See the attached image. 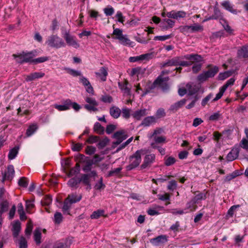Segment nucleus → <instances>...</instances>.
I'll return each instance as SVG.
<instances>
[{"mask_svg":"<svg viewBox=\"0 0 248 248\" xmlns=\"http://www.w3.org/2000/svg\"><path fill=\"white\" fill-rule=\"evenodd\" d=\"M184 58L187 60L184 61L179 58H174L167 62L164 66H188L192 65L195 62H199L202 60L201 56L198 54L186 55Z\"/></svg>","mask_w":248,"mask_h":248,"instance_id":"nucleus-1","label":"nucleus"},{"mask_svg":"<svg viewBox=\"0 0 248 248\" xmlns=\"http://www.w3.org/2000/svg\"><path fill=\"white\" fill-rule=\"evenodd\" d=\"M81 198L82 196L80 194H71L69 195L63 203L62 207V211L63 213L69 215V209L72 204L80 201Z\"/></svg>","mask_w":248,"mask_h":248,"instance_id":"nucleus-2","label":"nucleus"},{"mask_svg":"<svg viewBox=\"0 0 248 248\" xmlns=\"http://www.w3.org/2000/svg\"><path fill=\"white\" fill-rule=\"evenodd\" d=\"M36 56L33 51L22 52L17 54H14L13 57L15 61L19 63L24 62H31L32 59Z\"/></svg>","mask_w":248,"mask_h":248,"instance_id":"nucleus-3","label":"nucleus"},{"mask_svg":"<svg viewBox=\"0 0 248 248\" xmlns=\"http://www.w3.org/2000/svg\"><path fill=\"white\" fill-rule=\"evenodd\" d=\"M164 132L162 128H156L153 134L149 137L150 138H153L155 142L151 143V145L153 148H158L156 146V143H163L166 142V138L164 136L161 135Z\"/></svg>","mask_w":248,"mask_h":248,"instance_id":"nucleus-4","label":"nucleus"},{"mask_svg":"<svg viewBox=\"0 0 248 248\" xmlns=\"http://www.w3.org/2000/svg\"><path fill=\"white\" fill-rule=\"evenodd\" d=\"M46 44L49 46L55 48H59L65 46V44L62 39L57 35H51L49 36L46 41Z\"/></svg>","mask_w":248,"mask_h":248,"instance_id":"nucleus-5","label":"nucleus"},{"mask_svg":"<svg viewBox=\"0 0 248 248\" xmlns=\"http://www.w3.org/2000/svg\"><path fill=\"white\" fill-rule=\"evenodd\" d=\"M142 149L137 151L135 153L130 156L129 158V165L128 166L129 170H131L138 167L141 161V155L143 154Z\"/></svg>","mask_w":248,"mask_h":248,"instance_id":"nucleus-6","label":"nucleus"},{"mask_svg":"<svg viewBox=\"0 0 248 248\" xmlns=\"http://www.w3.org/2000/svg\"><path fill=\"white\" fill-rule=\"evenodd\" d=\"M85 100L87 104L85 105L84 108L90 112H95L98 110L97 107L98 104L94 98L86 97Z\"/></svg>","mask_w":248,"mask_h":248,"instance_id":"nucleus-7","label":"nucleus"},{"mask_svg":"<svg viewBox=\"0 0 248 248\" xmlns=\"http://www.w3.org/2000/svg\"><path fill=\"white\" fill-rule=\"evenodd\" d=\"M217 70L216 67L211 68L206 71L203 72L201 74L199 75L197 78L198 80L200 82H202L206 81L208 78L214 77Z\"/></svg>","mask_w":248,"mask_h":248,"instance_id":"nucleus-8","label":"nucleus"},{"mask_svg":"<svg viewBox=\"0 0 248 248\" xmlns=\"http://www.w3.org/2000/svg\"><path fill=\"white\" fill-rule=\"evenodd\" d=\"M15 175V170L14 166L10 165L7 166L6 170L2 173V182L4 183L5 181H11Z\"/></svg>","mask_w":248,"mask_h":248,"instance_id":"nucleus-9","label":"nucleus"},{"mask_svg":"<svg viewBox=\"0 0 248 248\" xmlns=\"http://www.w3.org/2000/svg\"><path fill=\"white\" fill-rule=\"evenodd\" d=\"M186 89L185 88H180L178 90L179 94L181 96H183L186 93H188L189 95H192L196 93L199 87L194 86L190 84L186 85Z\"/></svg>","mask_w":248,"mask_h":248,"instance_id":"nucleus-10","label":"nucleus"},{"mask_svg":"<svg viewBox=\"0 0 248 248\" xmlns=\"http://www.w3.org/2000/svg\"><path fill=\"white\" fill-rule=\"evenodd\" d=\"M169 80L168 77H163L162 75L159 76L154 82V86H158L161 87L163 90H167L168 88L167 81Z\"/></svg>","mask_w":248,"mask_h":248,"instance_id":"nucleus-11","label":"nucleus"},{"mask_svg":"<svg viewBox=\"0 0 248 248\" xmlns=\"http://www.w3.org/2000/svg\"><path fill=\"white\" fill-rule=\"evenodd\" d=\"M63 37L67 45L76 48L79 47V44L75 36L70 34L68 32H66Z\"/></svg>","mask_w":248,"mask_h":248,"instance_id":"nucleus-12","label":"nucleus"},{"mask_svg":"<svg viewBox=\"0 0 248 248\" xmlns=\"http://www.w3.org/2000/svg\"><path fill=\"white\" fill-rule=\"evenodd\" d=\"M153 55L151 53H146L139 56L130 57L129 61L131 62H146L151 59Z\"/></svg>","mask_w":248,"mask_h":248,"instance_id":"nucleus-13","label":"nucleus"},{"mask_svg":"<svg viewBox=\"0 0 248 248\" xmlns=\"http://www.w3.org/2000/svg\"><path fill=\"white\" fill-rule=\"evenodd\" d=\"M155 156L154 154H148L145 156L143 162L141 165V168L145 169L148 167H150L155 160Z\"/></svg>","mask_w":248,"mask_h":248,"instance_id":"nucleus-14","label":"nucleus"},{"mask_svg":"<svg viewBox=\"0 0 248 248\" xmlns=\"http://www.w3.org/2000/svg\"><path fill=\"white\" fill-rule=\"evenodd\" d=\"M186 13L183 11H171L167 13V16L169 18L178 19L186 16Z\"/></svg>","mask_w":248,"mask_h":248,"instance_id":"nucleus-15","label":"nucleus"},{"mask_svg":"<svg viewBox=\"0 0 248 248\" xmlns=\"http://www.w3.org/2000/svg\"><path fill=\"white\" fill-rule=\"evenodd\" d=\"M114 138L116 140L115 142H113L115 145H118L121 143L124 140L126 139L127 136L123 130H121L115 132L114 134Z\"/></svg>","mask_w":248,"mask_h":248,"instance_id":"nucleus-16","label":"nucleus"},{"mask_svg":"<svg viewBox=\"0 0 248 248\" xmlns=\"http://www.w3.org/2000/svg\"><path fill=\"white\" fill-rule=\"evenodd\" d=\"M71 104V100L69 99H67L63 102V104L62 105L55 104L54 107L56 109L60 111H64L70 109Z\"/></svg>","mask_w":248,"mask_h":248,"instance_id":"nucleus-17","label":"nucleus"},{"mask_svg":"<svg viewBox=\"0 0 248 248\" xmlns=\"http://www.w3.org/2000/svg\"><path fill=\"white\" fill-rule=\"evenodd\" d=\"M45 76V73L43 72H34L31 73L28 75L25 76V80L27 82L31 81L36 79L40 78Z\"/></svg>","mask_w":248,"mask_h":248,"instance_id":"nucleus-18","label":"nucleus"},{"mask_svg":"<svg viewBox=\"0 0 248 248\" xmlns=\"http://www.w3.org/2000/svg\"><path fill=\"white\" fill-rule=\"evenodd\" d=\"M80 81L84 86L86 88V91L91 94H93L94 91L93 87L91 85L89 81L86 78L81 76L80 78Z\"/></svg>","mask_w":248,"mask_h":248,"instance_id":"nucleus-19","label":"nucleus"},{"mask_svg":"<svg viewBox=\"0 0 248 248\" xmlns=\"http://www.w3.org/2000/svg\"><path fill=\"white\" fill-rule=\"evenodd\" d=\"M235 80V79L234 78H231L227 81L226 83L220 88L219 92L218 93V99L222 97L223 93L229 86L233 84Z\"/></svg>","mask_w":248,"mask_h":248,"instance_id":"nucleus-20","label":"nucleus"},{"mask_svg":"<svg viewBox=\"0 0 248 248\" xmlns=\"http://www.w3.org/2000/svg\"><path fill=\"white\" fill-rule=\"evenodd\" d=\"M168 240L167 237L165 235H161L155 238L151 239L150 242L155 245H158L160 244H163Z\"/></svg>","mask_w":248,"mask_h":248,"instance_id":"nucleus-21","label":"nucleus"},{"mask_svg":"<svg viewBox=\"0 0 248 248\" xmlns=\"http://www.w3.org/2000/svg\"><path fill=\"white\" fill-rule=\"evenodd\" d=\"M12 231L14 237L16 238L21 230V224L19 221H16L12 223Z\"/></svg>","mask_w":248,"mask_h":248,"instance_id":"nucleus-22","label":"nucleus"},{"mask_svg":"<svg viewBox=\"0 0 248 248\" xmlns=\"http://www.w3.org/2000/svg\"><path fill=\"white\" fill-rule=\"evenodd\" d=\"M128 82L126 80L118 83L119 87L121 91L125 94L129 95L130 92V89L128 87Z\"/></svg>","mask_w":248,"mask_h":248,"instance_id":"nucleus-23","label":"nucleus"},{"mask_svg":"<svg viewBox=\"0 0 248 248\" xmlns=\"http://www.w3.org/2000/svg\"><path fill=\"white\" fill-rule=\"evenodd\" d=\"M239 153L238 148H233L230 153L227 155V159L228 161H232L236 159L238 156Z\"/></svg>","mask_w":248,"mask_h":248,"instance_id":"nucleus-24","label":"nucleus"},{"mask_svg":"<svg viewBox=\"0 0 248 248\" xmlns=\"http://www.w3.org/2000/svg\"><path fill=\"white\" fill-rule=\"evenodd\" d=\"M95 75L96 76L100 78L102 81H106L107 76H108V69L106 67H102L100 69L99 72H96Z\"/></svg>","mask_w":248,"mask_h":248,"instance_id":"nucleus-25","label":"nucleus"},{"mask_svg":"<svg viewBox=\"0 0 248 248\" xmlns=\"http://www.w3.org/2000/svg\"><path fill=\"white\" fill-rule=\"evenodd\" d=\"M237 57L240 59L248 57V46H243L238 50Z\"/></svg>","mask_w":248,"mask_h":248,"instance_id":"nucleus-26","label":"nucleus"},{"mask_svg":"<svg viewBox=\"0 0 248 248\" xmlns=\"http://www.w3.org/2000/svg\"><path fill=\"white\" fill-rule=\"evenodd\" d=\"M197 208V203L192 199L190 202H187L186 205V208L185 210L187 211L185 213H188L190 212H194Z\"/></svg>","mask_w":248,"mask_h":248,"instance_id":"nucleus-27","label":"nucleus"},{"mask_svg":"<svg viewBox=\"0 0 248 248\" xmlns=\"http://www.w3.org/2000/svg\"><path fill=\"white\" fill-rule=\"evenodd\" d=\"M113 31L111 36L113 39H120L124 35L123 34V31L119 28H115V25L113 26Z\"/></svg>","mask_w":248,"mask_h":248,"instance_id":"nucleus-28","label":"nucleus"},{"mask_svg":"<svg viewBox=\"0 0 248 248\" xmlns=\"http://www.w3.org/2000/svg\"><path fill=\"white\" fill-rule=\"evenodd\" d=\"M121 112L120 109L115 106L112 107L109 110L110 115L115 119L118 118L120 116Z\"/></svg>","mask_w":248,"mask_h":248,"instance_id":"nucleus-29","label":"nucleus"},{"mask_svg":"<svg viewBox=\"0 0 248 248\" xmlns=\"http://www.w3.org/2000/svg\"><path fill=\"white\" fill-rule=\"evenodd\" d=\"M147 114V110L146 109H143L135 111L132 114V116L135 119L139 120Z\"/></svg>","mask_w":248,"mask_h":248,"instance_id":"nucleus-30","label":"nucleus"},{"mask_svg":"<svg viewBox=\"0 0 248 248\" xmlns=\"http://www.w3.org/2000/svg\"><path fill=\"white\" fill-rule=\"evenodd\" d=\"M155 122V118L154 116L147 117L144 119L141 123V125L145 126H149Z\"/></svg>","mask_w":248,"mask_h":248,"instance_id":"nucleus-31","label":"nucleus"},{"mask_svg":"<svg viewBox=\"0 0 248 248\" xmlns=\"http://www.w3.org/2000/svg\"><path fill=\"white\" fill-rule=\"evenodd\" d=\"M105 211L103 209H99L94 211L91 215L90 217L91 219H98L101 217H105Z\"/></svg>","mask_w":248,"mask_h":248,"instance_id":"nucleus-32","label":"nucleus"},{"mask_svg":"<svg viewBox=\"0 0 248 248\" xmlns=\"http://www.w3.org/2000/svg\"><path fill=\"white\" fill-rule=\"evenodd\" d=\"M222 6L227 10L234 14H236L237 12L236 9H233L232 5L229 1H225L221 3Z\"/></svg>","mask_w":248,"mask_h":248,"instance_id":"nucleus-33","label":"nucleus"},{"mask_svg":"<svg viewBox=\"0 0 248 248\" xmlns=\"http://www.w3.org/2000/svg\"><path fill=\"white\" fill-rule=\"evenodd\" d=\"M219 23L224 28V30L229 34H231L232 33L233 30L229 26L228 23L223 19H219Z\"/></svg>","mask_w":248,"mask_h":248,"instance_id":"nucleus-34","label":"nucleus"},{"mask_svg":"<svg viewBox=\"0 0 248 248\" xmlns=\"http://www.w3.org/2000/svg\"><path fill=\"white\" fill-rule=\"evenodd\" d=\"M144 70L140 67H136L132 68L130 71V75L132 76H136L138 78L142 75Z\"/></svg>","mask_w":248,"mask_h":248,"instance_id":"nucleus-35","label":"nucleus"},{"mask_svg":"<svg viewBox=\"0 0 248 248\" xmlns=\"http://www.w3.org/2000/svg\"><path fill=\"white\" fill-rule=\"evenodd\" d=\"M119 42L124 46H132L133 43L131 42L126 35H124L119 40Z\"/></svg>","mask_w":248,"mask_h":248,"instance_id":"nucleus-36","label":"nucleus"},{"mask_svg":"<svg viewBox=\"0 0 248 248\" xmlns=\"http://www.w3.org/2000/svg\"><path fill=\"white\" fill-rule=\"evenodd\" d=\"M34 239L37 244L41 243V232L40 229H36L33 233Z\"/></svg>","mask_w":248,"mask_h":248,"instance_id":"nucleus-37","label":"nucleus"},{"mask_svg":"<svg viewBox=\"0 0 248 248\" xmlns=\"http://www.w3.org/2000/svg\"><path fill=\"white\" fill-rule=\"evenodd\" d=\"M80 171V165L79 163H77L74 168L71 169L68 174V176H72L78 174Z\"/></svg>","mask_w":248,"mask_h":248,"instance_id":"nucleus-38","label":"nucleus"},{"mask_svg":"<svg viewBox=\"0 0 248 248\" xmlns=\"http://www.w3.org/2000/svg\"><path fill=\"white\" fill-rule=\"evenodd\" d=\"M34 207V204L33 203V201L27 200L26 202V211L29 213H32L33 212V209Z\"/></svg>","mask_w":248,"mask_h":248,"instance_id":"nucleus-39","label":"nucleus"},{"mask_svg":"<svg viewBox=\"0 0 248 248\" xmlns=\"http://www.w3.org/2000/svg\"><path fill=\"white\" fill-rule=\"evenodd\" d=\"M18 184L20 187H27L29 184V180L25 177H22L19 179Z\"/></svg>","mask_w":248,"mask_h":248,"instance_id":"nucleus-40","label":"nucleus"},{"mask_svg":"<svg viewBox=\"0 0 248 248\" xmlns=\"http://www.w3.org/2000/svg\"><path fill=\"white\" fill-rule=\"evenodd\" d=\"M18 152V148L15 147L11 149L8 154V158L10 160L14 159L17 155Z\"/></svg>","mask_w":248,"mask_h":248,"instance_id":"nucleus-41","label":"nucleus"},{"mask_svg":"<svg viewBox=\"0 0 248 248\" xmlns=\"http://www.w3.org/2000/svg\"><path fill=\"white\" fill-rule=\"evenodd\" d=\"M163 209V207L157 206L155 209H149L147 211V213L148 215L150 216L158 215L160 214V213L159 212V210H162Z\"/></svg>","mask_w":248,"mask_h":248,"instance_id":"nucleus-42","label":"nucleus"},{"mask_svg":"<svg viewBox=\"0 0 248 248\" xmlns=\"http://www.w3.org/2000/svg\"><path fill=\"white\" fill-rule=\"evenodd\" d=\"M37 129V125L36 124L30 125L26 131V135L28 137L31 136Z\"/></svg>","mask_w":248,"mask_h":248,"instance_id":"nucleus-43","label":"nucleus"},{"mask_svg":"<svg viewBox=\"0 0 248 248\" xmlns=\"http://www.w3.org/2000/svg\"><path fill=\"white\" fill-rule=\"evenodd\" d=\"M202 60L199 62H195L194 64V65L192 67V71L194 73H198L201 69L202 67Z\"/></svg>","mask_w":248,"mask_h":248,"instance_id":"nucleus-44","label":"nucleus"},{"mask_svg":"<svg viewBox=\"0 0 248 248\" xmlns=\"http://www.w3.org/2000/svg\"><path fill=\"white\" fill-rule=\"evenodd\" d=\"M64 70L67 73L73 77L81 76V73L78 71H77L69 68H65Z\"/></svg>","mask_w":248,"mask_h":248,"instance_id":"nucleus-45","label":"nucleus"},{"mask_svg":"<svg viewBox=\"0 0 248 248\" xmlns=\"http://www.w3.org/2000/svg\"><path fill=\"white\" fill-rule=\"evenodd\" d=\"M189 27L191 32L202 31L203 30L202 26L198 24H194L192 25L189 26Z\"/></svg>","mask_w":248,"mask_h":248,"instance_id":"nucleus-46","label":"nucleus"},{"mask_svg":"<svg viewBox=\"0 0 248 248\" xmlns=\"http://www.w3.org/2000/svg\"><path fill=\"white\" fill-rule=\"evenodd\" d=\"M176 162V159L174 157L172 156L165 157V164L167 166H169L173 165Z\"/></svg>","mask_w":248,"mask_h":248,"instance_id":"nucleus-47","label":"nucleus"},{"mask_svg":"<svg viewBox=\"0 0 248 248\" xmlns=\"http://www.w3.org/2000/svg\"><path fill=\"white\" fill-rule=\"evenodd\" d=\"M104 12L106 16H110L114 13V8L111 6H108L107 7L103 9Z\"/></svg>","mask_w":248,"mask_h":248,"instance_id":"nucleus-48","label":"nucleus"},{"mask_svg":"<svg viewBox=\"0 0 248 248\" xmlns=\"http://www.w3.org/2000/svg\"><path fill=\"white\" fill-rule=\"evenodd\" d=\"M19 243V248H27V242L26 239L23 237L21 236L18 241Z\"/></svg>","mask_w":248,"mask_h":248,"instance_id":"nucleus-49","label":"nucleus"},{"mask_svg":"<svg viewBox=\"0 0 248 248\" xmlns=\"http://www.w3.org/2000/svg\"><path fill=\"white\" fill-rule=\"evenodd\" d=\"M48 60L47 57H41L37 59H32L31 62L33 63H39L44 62Z\"/></svg>","mask_w":248,"mask_h":248,"instance_id":"nucleus-50","label":"nucleus"},{"mask_svg":"<svg viewBox=\"0 0 248 248\" xmlns=\"http://www.w3.org/2000/svg\"><path fill=\"white\" fill-rule=\"evenodd\" d=\"M206 198V195L202 193H200L195 195V196L192 199L195 202L198 203V202L200 200L205 199Z\"/></svg>","mask_w":248,"mask_h":248,"instance_id":"nucleus-51","label":"nucleus"},{"mask_svg":"<svg viewBox=\"0 0 248 248\" xmlns=\"http://www.w3.org/2000/svg\"><path fill=\"white\" fill-rule=\"evenodd\" d=\"M32 227L33 225L32 222L31 221V220H29L27 223L26 228L25 230V233L27 235L31 234L32 232Z\"/></svg>","mask_w":248,"mask_h":248,"instance_id":"nucleus-52","label":"nucleus"},{"mask_svg":"<svg viewBox=\"0 0 248 248\" xmlns=\"http://www.w3.org/2000/svg\"><path fill=\"white\" fill-rule=\"evenodd\" d=\"M52 202V198L50 195H46L42 201L43 205H48Z\"/></svg>","mask_w":248,"mask_h":248,"instance_id":"nucleus-53","label":"nucleus"},{"mask_svg":"<svg viewBox=\"0 0 248 248\" xmlns=\"http://www.w3.org/2000/svg\"><path fill=\"white\" fill-rule=\"evenodd\" d=\"M8 208V202L6 201H3L0 203V211L2 212H5Z\"/></svg>","mask_w":248,"mask_h":248,"instance_id":"nucleus-54","label":"nucleus"},{"mask_svg":"<svg viewBox=\"0 0 248 248\" xmlns=\"http://www.w3.org/2000/svg\"><path fill=\"white\" fill-rule=\"evenodd\" d=\"M115 17L116 18L117 21L121 23H124V17L123 16L121 12L118 11L115 16Z\"/></svg>","mask_w":248,"mask_h":248,"instance_id":"nucleus-55","label":"nucleus"},{"mask_svg":"<svg viewBox=\"0 0 248 248\" xmlns=\"http://www.w3.org/2000/svg\"><path fill=\"white\" fill-rule=\"evenodd\" d=\"M79 180L76 178H73L69 180L68 185L71 187H75L79 183Z\"/></svg>","mask_w":248,"mask_h":248,"instance_id":"nucleus-56","label":"nucleus"},{"mask_svg":"<svg viewBox=\"0 0 248 248\" xmlns=\"http://www.w3.org/2000/svg\"><path fill=\"white\" fill-rule=\"evenodd\" d=\"M62 219V216L61 213L56 212L54 215V221L55 223L59 224Z\"/></svg>","mask_w":248,"mask_h":248,"instance_id":"nucleus-57","label":"nucleus"},{"mask_svg":"<svg viewBox=\"0 0 248 248\" xmlns=\"http://www.w3.org/2000/svg\"><path fill=\"white\" fill-rule=\"evenodd\" d=\"M93 129L94 131L98 134L102 133L104 131L103 127L98 123H97L94 124Z\"/></svg>","mask_w":248,"mask_h":248,"instance_id":"nucleus-58","label":"nucleus"},{"mask_svg":"<svg viewBox=\"0 0 248 248\" xmlns=\"http://www.w3.org/2000/svg\"><path fill=\"white\" fill-rule=\"evenodd\" d=\"M131 110L127 108H124L122 109V112L123 117L125 119H128L130 116Z\"/></svg>","mask_w":248,"mask_h":248,"instance_id":"nucleus-59","label":"nucleus"},{"mask_svg":"<svg viewBox=\"0 0 248 248\" xmlns=\"http://www.w3.org/2000/svg\"><path fill=\"white\" fill-rule=\"evenodd\" d=\"M105 187V185L103 183V179L101 178L99 181L97 183L95 186L94 188L97 190H100L101 189H104Z\"/></svg>","mask_w":248,"mask_h":248,"instance_id":"nucleus-60","label":"nucleus"},{"mask_svg":"<svg viewBox=\"0 0 248 248\" xmlns=\"http://www.w3.org/2000/svg\"><path fill=\"white\" fill-rule=\"evenodd\" d=\"M240 146L243 149L248 150V140L245 138H243L240 142Z\"/></svg>","mask_w":248,"mask_h":248,"instance_id":"nucleus-61","label":"nucleus"},{"mask_svg":"<svg viewBox=\"0 0 248 248\" xmlns=\"http://www.w3.org/2000/svg\"><path fill=\"white\" fill-rule=\"evenodd\" d=\"M232 74V72L230 71H226L224 73H220L218 78L223 80L231 76Z\"/></svg>","mask_w":248,"mask_h":248,"instance_id":"nucleus-62","label":"nucleus"},{"mask_svg":"<svg viewBox=\"0 0 248 248\" xmlns=\"http://www.w3.org/2000/svg\"><path fill=\"white\" fill-rule=\"evenodd\" d=\"M99 139L98 137L95 136H92L89 137V138L87 140L86 142L88 143H93L98 141Z\"/></svg>","mask_w":248,"mask_h":248,"instance_id":"nucleus-63","label":"nucleus"},{"mask_svg":"<svg viewBox=\"0 0 248 248\" xmlns=\"http://www.w3.org/2000/svg\"><path fill=\"white\" fill-rule=\"evenodd\" d=\"M88 14L91 18L96 19L99 16V13L94 10H90L88 11Z\"/></svg>","mask_w":248,"mask_h":248,"instance_id":"nucleus-64","label":"nucleus"}]
</instances>
